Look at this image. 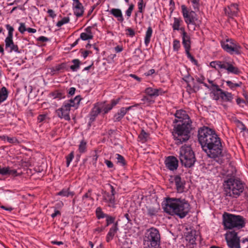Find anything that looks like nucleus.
<instances>
[{"label": "nucleus", "instance_id": "1", "mask_svg": "<svg viewBox=\"0 0 248 248\" xmlns=\"http://www.w3.org/2000/svg\"><path fill=\"white\" fill-rule=\"evenodd\" d=\"M198 140L208 156L216 159L223 156L221 139L216 131L207 126L198 130Z\"/></svg>", "mask_w": 248, "mask_h": 248}, {"label": "nucleus", "instance_id": "2", "mask_svg": "<svg viewBox=\"0 0 248 248\" xmlns=\"http://www.w3.org/2000/svg\"><path fill=\"white\" fill-rule=\"evenodd\" d=\"M175 116L173 123L177 124L174 127L172 135L176 143L180 144L189 139L192 121L187 112L183 109L177 110Z\"/></svg>", "mask_w": 248, "mask_h": 248}, {"label": "nucleus", "instance_id": "3", "mask_svg": "<svg viewBox=\"0 0 248 248\" xmlns=\"http://www.w3.org/2000/svg\"><path fill=\"white\" fill-rule=\"evenodd\" d=\"M164 210L170 215H176L180 218H183L190 212V205L185 199L167 198Z\"/></svg>", "mask_w": 248, "mask_h": 248}, {"label": "nucleus", "instance_id": "4", "mask_svg": "<svg viewBox=\"0 0 248 248\" xmlns=\"http://www.w3.org/2000/svg\"><path fill=\"white\" fill-rule=\"evenodd\" d=\"M223 186L226 197L236 199L244 191L245 184L240 179L232 177L224 180Z\"/></svg>", "mask_w": 248, "mask_h": 248}, {"label": "nucleus", "instance_id": "5", "mask_svg": "<svg viewBox=\"0 0 248 248\" xmlns=\"http://www.w3.org/2000/svg\"><path fill=\"white\" fill-rule=\"evenodd\" d=\"M223 224L225 229H239L245 226V219L241 216L225 212L223 215Z\"/></svg>", "mask_w": 248, "mask_h": 248}, {"label": "nucleus", "instance_id": "6", "mask_svg": "<svg viewBox=\"0 0 248 248\" xmlns=\"http://www.w3.org/2000/svg\"><path fill=\"white\" fill-rule=\"evenodd\" d=\"M160 243V234L158 229L150 228L146 231L143 240L145 248H157Z\"/></svg>", "mask_w": 248, "mask_h": 248}, {"label": "nucleus", "instance_id": "7", "mask_svg": "<svg viewBox=\"0 0 248 248\" xmlns=\"http://www.w3.org/2000/svg\"><path fill=\"white\" fill-rule=\"evenodd\" d=\"M179 159L183 166L186 168L192 167L196 161L195 154L190 146L184 145L180 149Z\"/></svg>", "mask_w": 248, "mask_h": 248}, {"label": "nucleus", "instance_id": "8", "mask_svg": "<svg viewBox=\"0 0 248 248\" xmlns=\"http://www.w3.org/2000/svg\"><path fill=\"white\" fill-rule=\"evenodd\" d=\"M182 13L185 23L189 28L190 25L193 26V30H195L196 27H199L201 21L197 18L196 13L192 10H188L185 5L181 6Z\"/></svg>", "mask_w": 248, "mask_h": 248}, {"label": "nucleus", "instance_id": "9", "mask_svg": "<svg viewBox=\"0 0 248 248\" xmlns=\"http://www.w3.org/2000/svg\"><path fill=\"white\" fill-rule=\"evenodd\" d=\"M220 44L223 50L231 55H239L242 53V46L232 39L222 41Z\"/></svg>", "mask_w": 248, "mask_h": 248}, {"label": "nucleus", "instance_id": "10", "mask_svg": "<svg viewBox=\"0 0 248 248\" xmlns=\"http://www.w3.org/2000/svg\"><path fill=\"white\" fill-rule=\"evenodd\" d=\"M215 89H213L210 94L213 99L217 101L221 100L222 102H232L233 95L231 93L224 91L221 89L218 85H213Z\"/></svg>", "mask_w": 248, "mask_h": 248}, {"label": "nucleus", "instance_id": "11", "mask_svg": "<svg viewBox=\"0 0 248 248\" xmlns=\"http://www.w3.org/2000/svg\"><path fill=\"white\" fill-rule=\"evenodd\" d=\"M225 240L229 248H241L240 237L235 231L227 232L225 234Z\"/></svg>", "mask_w": 248, "mask_h": 248}, {"label": "nucleus", "instance_id": "12", "mask_svg": "<svg viewBox=\"0 0 248 248\" xmlns=\"http://www.w3.org/2000/svg\"><path fill=\"white\" fill-rule=\"evenodd\" d=\"M218 63L220 64V69L226 70L228 73L239 75L241 73L237 67L234 66V62L233 61L225 58L221 61V62Z\"/></svg>", "mask_w": 248, "mask_h": 248}, {"label": "nucleus", "instance_id": "13", "mask_svg": "<svg viewBox=\"0 0 248 248\" xmlns=\"http://www.w3.org/2000/svg\"><path fill=\"white\" fill-rule=\"evenodd\" d=\"M70 110L71 108L68 106V104L63 103L62 107L56 110V113L61 119L69 121L71 120L69 114Z\"/></svg>", "mask_w": 248, "mask_h": 248}, {"label": "nucleus", "instance_id": "14", "mask_svg": "<svg viewBox=\"0 0 248 248\" xmlns=\"http://www.w3.org/2000/svg\"><path fill=\"white\" fill-rule=\"evenodd\" d=\"M139 104H136L134 106H131L128 107H122L118 112L115 113L113 116V121L114 122H120L124 118L127 112L131 110L134 106H138Z\"/></svg>", "mask_w": 248, "mask_h": 248}, {"label": "nucleus", "instance_id": "15", "mask_svg": "<svg viewBox=\"0 0 248 248\" xmlns=\"http://www.w3.org/2000/svg\"><path fill=\"white\" fill-rule=\"evenodd\" d=\"M225 14L230 18H233L238 15L239 11L238 5L236 3L231 4L227 7L224 8Z\"/></svg>", "mask_w": 248, "mask_h": 248}, {"label": "nucleus", "instance_id": "16", "mask_svg": "<svg viewBox=\"0 0 248 248\" xmlns=\"http://www.w3.org/2000/svg\"><path fill=\"white\" fill-rule=\"evenodd\" d=\"M5 49L10 53L15 52L18 53H21V49H19L17 45L15 44L13 38H5Z\"/></svg>", "mask_w": 248, "mask_h": 248}, {"label": "nucleus", "instance_id": "17", "mask_svg": "<svg viewBox=\"0 0 248 248\" xmlns=\"http://www.w3.org/2000/svg\"><path fill=\"white\" fill-rule=\"evenodd\" d=\"M100 104L96 103L94 104L93 107L92 109L89 114V125H91V124L95 121L97 116L100 113L101 111V107L100 106Z\"/></svg>", "mask_w": 248, "mask_h": 248}, {"label": "nucleus", "instance_id": "18", "mask_svg": "<svg viewBox=\"0 0 248 248\" xmlns=\"http://www.w3.org/2000/svg\"><path fill=\"white\" fill-rule=\"evenodd\" d=\"M166 167L170 170H174L177 169L178 166V161L173 156H168L165 161Z\"/></svg>", "mask_w": 248, "mask_h": 248}, {"label": "nucleus", "instance_id": "19", "mask_svg": "<svg viewBox=\"0 0 248 248\" xmlns=\"http://www.w3.org/2000/svg\"><path fill=\"white\" fill-rule=\"evenodd\" d=\"M144 93L150 97H156L159 95H162L165 94V92L161 88L155 89L152 87H148L144 90Z\"/></svg>", "mask_w": 248, "mask_h": 248}, {"label": "nucleus", "instance_id": "20", "mask_svg": "<svg viewBox=\"0 0 248 248\" xmlns=\"http://www.w3.org/2000/svg\"><path fill=\"white\" fill-rule=\"evenodd\" d=\"M174 181L177 191L178 193L183 192L185 188V181L179 175L175 176Z\"/></svg>", "mask_w": 248, "mask_h": 248}, {"label": "nucleus", "instance_id": "21", "mask_svg": "<svg viewBox=\"0 0 248 248\" xmlns=\"http://www.w3.org/2000/svg\"><path fill=\"white\" fill-rule=\"evenodd\" d=\"M74 5V13L77 17H80L84 13V7L79 0H75Z\"/></svg>", "mask_w": 248, "mask_h": 248}, {"label": "nucleus", "instance_id": "22", "mask_svg": "<svg viewBox=\"0 0 248 248\" xmlns=\"http://www.w3.org/2000/svg\"><path fill=\"white\" fill-rule=\"evenodd\" d=\"M118 230V221H116V223L113 224L110 228L106 236V241L107 242H109L111 240H112L115 234L117 233Z\"/></svg>", "mask_w": 248, "mask_h": 248}, {"label": "nucleus", "instance_id": "23", "mask_svg": "<svg viewBox=\"0 0 248 248\" xmlns=\"http://www.w3.org/2000/svg\"><path fill=\"white\" fill-rule=\"evenodd\" d=\"M103 200L108 203V207L115 208L116 201L114 196L110 195L109 193H105L103 195Z\"/></svg>", "mask_w": 248, "mask_h": 248}, {"label": "nucleus", "instance_id": "24", "mask_svg": "<svg viewBox=\"0 0 248 248\" xmlns=\"http://www.w3.org/2000/svg\"><path fill=\"white\" fill-rule=\"evenodd\" d=\"M182 44L185 50L190 49L191 48V41L190 37L187 33L184 31L182 33Z\"/></svg>", "mask_w": 248, "mask_h": 248}, {"label": "nucleus", "instance_id": "25", "mask_svg": "<svg viewBox=\"0 0 248 248\" xmlns=\"http://www.w3.org/2000/svg\"><path fill=\"white\" fill-rule=\"evenodd\" d=\"M109 13L113 15L120 23L123 22L124 18L121 9L118 8H112L109 11Z\"/></svg>", "mask_w": 248, "mask_h": 248}, {"label": "nucleus", "instance_id": "26", "mask_svg": "<svg viewBox=\"0 0 248 248\" xmlns=\"http://www.w3.org/2000/svg\"><path fill=\"white\" fill-rule=\"evenodd\" d=\"M122 97H119L116 99H112L111 101L110 104L106 105L104 108L101 107V109H103L104 113L106 114L109 111L112 109V108L118 104L121 100Z\"/></svg>", "mask_w": 248, "mask_h": 248}, {"label": "nucleus", "instance_id": "27", "mask_svg": "<svg viewBox=\"0 0 248 248\" xmlns=\"http://www.w3.org/2000/svg\"><path fill=\"white\" fill-rule=\"evenodd\" d=\"M66 68V63L65 62L57 64L50 68L52 75H55L59 72H63Z\"/></svg>", "mask_w": 248, "mask_h": 248}, {"label": "nucleus", "instance_id": "28", "mask_svg": "<svg viewBox=\"0 0 248 248\" xmlns=\"http://www.w3.org/2000/svg\"><path fill=\"white\" fill-rule=\"evenodd\" d=\"M81 100V96L77 95L74 99H71L69 100L64 102V103L68 104V106H69L70 108L71 107H75L77 108Z\"/></svg>", "mask_w": 248, "mask_h": 248}, {"label": "nucleus", "instance_id": "29", "mask_svg": "<svg viewBox=\"0 0 248 248\" xmlns=\"http://www.w3.org/2000/svg\"><path fill=\"white\" fill-rule=\"evenodd\" d=\"M49 96L53 97V99H57L58 100H61L65 97L64 93L60 90H55L54 92H51L49 94Z\"/></svg>", "mask_w": 248, "mask_h": 248}, {"label": "nucleus", "instance_id": "30", "mask_svg": "<svg viewBox=\"0 0 248 248\" xmlns=\"http://www.w3.org/2000/svg\"><path fill=\"white\" fill-rule=\"evenodd\" d=\"M86 31L87 32L81 33L80 35V38L84 41L92 39L93 38V35L91 32V29L87 28L86 29Z\"/></svg>", "mask_w": 248, "mask_h": 248}, {"label": "nucleus", "instance_id": "31", "mask_svg": "<svg viewBox=\"0 0 248 248\" xmlns=\"http://www.w3.org/2000/svg\"><path fill=\"white\" fill-rule=\"evenodd\" d=\"M57 195L63 197H73L75 195L74 191H70V188H63L61 191L57 193Z\"/></svg>", "mask_w": 248, "mask_h": 248}, {"label": "nucleus", "instance_id": "32", "mask_svg": "<svg viewBox=\"0 0 248 248\" xmlns=\"http://www.w3.org/2000/svg\"><path fill=\"white\" fill-rule=\"evenodd\" d=\"M149 133L146 132L143 129H142L138 136L139 141L141 143H145L148 140L149 138Z\"/></svg>", "mask_w": 248, "mask_h": 248}, {"label": "nucleus", "instance_id": "33", "mask_svg": "<svg viewBox=\"0 0 248 248\" xmlns=\"http://www.w3.org/2000/svg\"><path fill=\"white\" fill-rule=\"evenodd\" d=\"M174 22L172 24V28L173 31H179L183 21L180 17H174Z\"/></svg>", "mask_w": 248, "mask_h": 248}, {"label": "nucleus", "instance_id": "34", "mask_svg": "<svg viewBox=\"0 0 248 248\" xmlns=\"http://www.w3.org/2000/svg\"><path fill=\"white\" fill-rule=\"evenodd\" d=\"M153 33V30L151 27H149L146 32L144 38V43L146 46H148L151 41V38Z\"/></svg>", "mask_w": 248, "mask_h": 248}, {"label": "nucleus", "instance_id": "35", "mask_svg": "<svg viewBox=\"0 0 248 248\" xmlns=\"http://www.w3.org/2000/svg\"><path fill=\"white\" fill-rule=\"evenodd\" d=\"M8 94V92L6 87H3L0 89V104L7 99Z\"/></svg>", "mask_w": 248, "mask_h": 248}, {"label": "nucleus", "instance_id": "36", "mask_svg": "<svg viewBox=\"0 0 248 248\" xmlns=\"http://www.w3.org/2000/svg\"><path fill=\"white\" fill-rule=\"evenodd\" d=\"M96 217L98 219H102L105 218L108 214H105L102 210L101 207H98L96 208L95 211Z\"/></svg>", "mask_w": 248, "mask_h": 248}, {"label": "nucleus", "instance_id": "37", "mask_svg": "<svg viewBox=\"0 0 248 248\" xmlns=\"http://www.w3.org/2000/svg\"><path fill=\"white\" fill-rule=\"evenodd\" d=\"M138 11L137 13H135V16H138V14L139 13L143 14L144 9L146 7V2H144L143 0H138Z\"/></svg>", "mask_w": 248, "mask_h": 248}, {"label": "nucleus", "instance_id": "38", "mask_svg": "<svg viewBox=\"0 0 248 248\" xmlns=\"http://www.w3.org/2000/svg\"><path fill=\"white\" fill-rule=\"evenodd\" d=\"M184 80L187 84V87L190 88L195 87L194 78L193 77L187 76L185 78Z\"/></svg>", "mask_w": 248, "mask_h": 248}, {"label": "nucleus", "instance_id": "39", "mask_svg": "<svg viewBox=\"0 0 248 248\" xmlns=\"http://www.w3.org/2000/svg\"><path fill=\"white\" fill-rule=\"evenodd\" d=\"M73 65L70 66V69L73 71H77L79 69L80 64V62L78 59H74L72 61Z\"/></svg>", "mask_w": 248, "mask_h": 248}, {"label": "nucleus", "instance_id": "40", "mask_svg": "<svg viewBox=\"0 0 248 248\" xmlns=\"http://www.w3.org/2000/svg\"><path fill=\"white\" fill-rule=\"evenodd\" d=\"M105 218H106V225L105 226V228L107 227H108L110 224H112V225H113V224L116 223L115 217H113V216L108 215L107 216V217H105Z\"/></svg>", "mask_w": 248, "mask_h": 248}, {"label": "nucleus", "instance_id": "41", "mask_svg": "<svg viewBox=\"0 0 248 248\" xmlns=\"http://www.w3.org/2000/svg\"><path fill=\"white\" fill-rule=\"evenodd\" d=\"M116 156L118 164H120L122 166H124L126 165V162L124 156L119 154H116Z\"/></svg>", "mask_w": 248, "mask_h": 248}, {"label": "nucleus", "instance_id": "42", "mask_svg": "<svg viewBox=\"0 0 248 248\" xmlns=\"http://www.w3.org/2000/svg\"><path fill=\"white\" fill-rule=\"evenodd\" d=\"M87 142L85 140H82L78 146V151L80 153H84L86 151Z\"/></svg>", "mask_w": 248, "mask_h": 248}, {"label": "nucleus", "instance_id": "43", "mask_svg": "<svg viewBox=\"0 0 248 248\" xmlns=\"http://www.w3.org/2000/svg\"><path fill=\"white\" fill-rule=\"evenodd\" d=\"M6 29L8 31V36L6 37V38H13V32L14 31V28L11 26L9 24H7L5 25Z\"/></svg>", "mask_w": 248, "mask_h": 248}, {"label": "nucleus", "instance_id": "44", "mask_svg": "<svg viewBox=\"0 0 248 248\" xmlns=\"http://www.w3.org/2000/svg\"><path fill=\"white\" fill-rule=\"evenodd\" d=\"M152 97H150L148 95H144L141 99V100L143 102L144 104H147L148 105L153 104L155 101L153 100Z\"/></svg>", "mask_w": 248, "mask_h": 248}, {"label": "nucleus", "instance_id": "45", "mask_svg": "<svg viewBox=\"0 0 248 248\" xmlns=\"http://www.w3.org/2000/svg\"><path fill=\"white\" fill-rule=\"evenodd\" d=\"M235 123L237 127H238L239 129L241 130V132L245 131L247 130V129L246 126L241 121L238 120H236L235 121Z\"/></svg>", "mask_w": 248, "mask_h": 248}, {"label": "nucleus", "instance_id": "46", "mask_svg": "<svg viewBox=\"0 0 248 248\" xmlns=\"http://www.w3.org/2000/svg\"><path fill=\"white\" fill-rule=\"evenodd\" d=\"M92 190L91 189H89L87 192H86L83 196H82V200H86V199H88V200H90L92 202H93L94 199L92 197Z\"/></svg>", "mask_w": 248, "mask_h": 248}, {"label": "nucleus", "instance_id": "47", "mask_svg": "<svg viewBox=\"0 0 248 248\" xmlns=\"http://www.w3.org/2000/svg\"><path fill=\"white\" fill-rule=\"evenodd\" d=\"M70 21V18L69 17H64L62 20L59 21L56 24L58 27H61L63 25L68 23Z\"/></svg>", "mask_w": 248, "mask_h": 248}, {"label": "nucleus", "instance_id": "48", "mask_svg": "<svg viewBox=\"0 0 248 248\" xmlns=\"http://www.w3.org/2000/svg\"><path fill=\"white\" fill-rule=\"evenodd\" d=\"M227 85L231 89H234L235 87H240L242 84L241 82L237 83H233L231 81H227Z\"/></svg>", "mask_w": 248, "mask_h": 248}, {"label": "nucleus", "instance_id": "49", "mask_svg": "<svg viewBox=\"0 0 248 248\" xmlns=\"http://www.w3.org/2000/svg\"><path fill=\"white\" fill-rule=\"evenodd\" d=\"M180 42L179 40L175 39L173 42V49L175 51H178L180 47Z\"/></svg>", "mask_w": 248, "mask_h": 248}, {"label": "nucleus", "instance_id": "50", "mask_svg": "<svg viewBox=\"0 0 248 248\" xmlns=\"http://www.w3.org/2000/svg\"><path fill=\"white\" fill-rule=\"evenodd\" d=\"M74 152H71L66 157V166L68 167L74 158Z\"/></svg>", "mask_w": 248, "mask_h": 248}, {"label": "nucleus", "instance_id": "51", "mask_svg": "<svg viewBox=\"0 0 248 248\" xmlns=\"http://www.w3.org/2000/svg\"><path fill=\"white\" fill-rule=\"evenodd\" d=\"M218 62H221V61H216L211 62L210 63V66L216 70L220 69V64Z\"/></svg>", "mask_w": 248, "mask_h": 248}, {"label": "nucleus", "instance_id": "52", "mask_svg": "<svg viewBox=\"0 0 248 248\" xmlns=\"http://www.w3.org/2000/svg\"><path fill=\"white\" fill-rule=\"evenodd\" d=\"M134 8V5L133 3H131L129 5L128 8L125 11V14L127 16L128 18L131 16Z\"/></svg>", "mask_w": 248, "mask_h": 248}, {"label": "nucleus", "instance_id": "53", "mask_svg": "<svg viewBox=\"0 0 248 248\" xmlns=\"http://www.w3.org/2000/svg\"><path fill=\"white\" fill-rule=\"evenodd\" d=\"M126 35L131 37H133L135 35V31L132 29L130 28H127L125 30Z\"/></svg>", "mask_w": 248, "mask_h": 248}, {"label": "nucleus", "instance_id": "54", "mask_svg": "<svg viewBox=\"0 0 248 248\" xmlns=\"http://www.w3.org/2000/svg\"><path fill=\"white\" fill-rule=\"evenodd\" d=\"M27 28L25 27L24 23H20V26L18 28V31L21 33H23L25 31H27Z\"/></svg>", "mask_w": 248, "mask_h": 248}, {"label": "nucleus", "instance_id": "55", "mask_svg": "<svg viewBox=\"0 0 248 248\" xmlns=\"http://www.w3.org/2000/svg\"><path fill=\"white\" fill-rule=\"evenodd\" d=\"M6 140L10 143H18V140L16 138L6 137Z\"/></svg>", "mask_w": 248, "mask_h": 248}, {"label": "nucleus", "instance_id": "56", "mask_svg": "<svg viewBox=\"0 0 248 248\" xmlns=\"http://www.w3.org/2000/svg\"><path fill=\"white\" fill-rule=\"evenodd\" d=\"M80 52H81L82 56L84 59L87 58L89 54H91L92 53V51L89 50L83 51L82 49L80 50Z\"/></svg>", "mask_w": 248, "mask_h": 248}, {"label": "nucleus", "instance_id": "57", "mask_svg": "<svg viewBox=\"0 0 248 248\" xmlns=\"http://www.w3.org/2000/svg\"><path fill=\"white\" fill-rule=\"evenodd\" d=\"M192 3L194 9H198L200 4V0H190Z\"/></svg>", "mask_w": 248, "mask_h": 248}, {"label": "nucleus", "instance_id": "58", "mask_svg": "<svg viewBox=\"0 0 248 248\" xmlns=\"http://www.w3.org/2000/svg\"><path fill=\"white\" fill-rule=\"evenodd\" d=\"M8 173V167L1 168L0 167V174L5 175Z\"/></svg>", "mask_w": 248, "mask_h": 248}, {"label": "nucleus", "instance_id": "59", "mask_svg": "<svg viewBox=\"0 0 248 248\" xmlns=\"http://www.w3.org/2000/svg\"><path fill=\"white\" fill-rule=\"evenodd\" d=\"M76 92V88L74 87H71L68 91V96L70 97L73 96Z\"/></svg>", "mask_w": 248, "mask_h": 248}, {"label": "nucleus", "instance_id": "60", "mask_svg": "<svg viewBox=\"0 0 248 248\" xmlns=\"http://www.w3.org/2000/svg\"><path fill=\"white\" fill-rule=\"evenodd\" d=\"M98 156L97 155L96 151L94 152L93 156L92 163L93 165H95L98 159Z\"/></svg>", "mask_w": 248, "mask_h": 248}, {"label": "nucleus", "instance_id": "61", "mask_svg": "<svg viewBox=\"0 0 248 248\" xmlns=\"http://www.w3.org/2000/svg\"><path fill=\"white\" fill-rule=\"evenodd\" d=\"M37 40L42 42H46L49 41V39L45 36H41L37 38Z\"/></svg>", "mask_w": 248, "mask_h": 248}, {"label": "nucleus", "instance_id": "62", "mask_svg": "<svg viewBox=\"0 0 248 248\" xmlns=\"http://www.w3.org/2000/svg\"><path fill=\"white\" fill-rule=\"evenodd\" d=\"M104 162L108 168H112L113 167V164L111 161L105 160Z\"/></svg>", "mask_w": 248, "mask_h": 248}, {"label": "nucleus", "instance_id": "63", "mask_svg": "<svg viewBox=\"0 0 248 248\" xmlns=\"http://www.w3.org/2000/svg\"><path fill=\"white\" fill-rule=\"evenodd\" d=\"M47 13L49 15V16L52 18H54L56 15L55 14L54 11L52 9H48L47 11Z\"/></svg>", "mask_w": 248, "mask_h": 248}, {"label": "nucleus", "instance_id": "64", "mask_svg": "<svg viewBox=\"0 0 248 248\" xmlns=\"http://www.w3.org/2000/svg\"><path fill=\"white\" fill-rule=\"evenodd\" d=\"M46 117V115H43V114L39 115L37 118L38 121L39 123L42 122L43 121H44L45 120Z\"/></svg>", "mask_w": 248, "mask_h": 248}]
</instances>
